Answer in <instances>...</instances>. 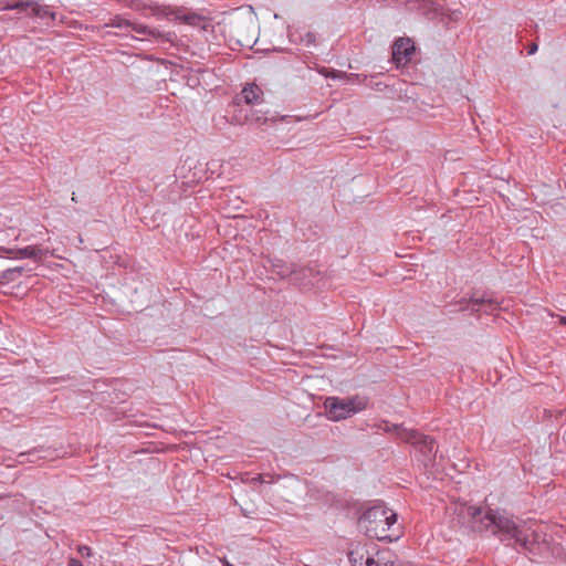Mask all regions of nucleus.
Returning a JSON list of instances; mask_svg holds the SVG:
<instances>
[{
    "label": "nucleus",
    "instance_id": "20e7f679",
    "mask_svg": "<svg viewBox=\"0 0 566 566\" xmlns=\"http://www.w3.org/2000/svg\"><path fill=\"white\" fill-rule=\"evenodd\" d=\"M400 439L413 444L416 449V458L424 468H428L433 463L437 450L434 440L431 437L424 436L418 430L413 429L403 430L400 433Z\"/></svg>",
    "mask_w": 566,
    "mask_h": 566
},
{
    "label": "nucleus",
    "instance_id": "4be33fe9",
    "mask_svg": "<svg viewBox=\"0 0 566 566\" xmlns=\"http://www.w3.org/2000/svg\"><path fill=\"white\" fill-rule=\"evenodd\" d=\"M321 74H323V75H324L325 77H327V78H339L342 73H340V72H338V71H335V70H331V71H329V70H327V69H325V67H324V69L321 71Z\"/></svg>",
    "mask_w": 566,
    "mask_h": 566
},
{
    "label": "nucleus",
    "instance_id": "0eeeda50",
    "mask_svg": "<svg viewBox=\"0 0 566 566\" xmlns=\"http://www.w3.org/2000/svg\"><path fill=\"white\" fill-rule=\"evenodd\" d=\"M60 453L57 450H53L51 448H34L32 450H29L27 452H21L18 454V462L19 463H25V462H32L35 463L40 460H52L54 458H59Z\"/></svg>",
    "mask_w": 566,
    "mask_h": 566
},
{
    "label": "nucleus",
    "instance_id": "2eb2a0df",
    "mask_svg": "<svg viewBox=\"0 0 566 566\" xmlns=\"http://www.w3.org/2000/svg\"><path fill=\"white\" fill-rule=\"evenodd\" d=\"M133 25V21L125 18L122 14H116L113 18L108 20V22L105 23L106 28H115L124 30L125 33L129 32V27Z\"/></svg>",
    "mask_w": 566,
    "mask_h": 566
},
{
    "label": "nucleus",
    "instance_id": "4468645a",
    "mask_svg": "<svg viewBox=\"0 0 566 566\" xmlns=\"http://www.w3.org/2000/svg\"><path fill=\"white\" fill-rule=\"evenodd\" d=\"M367 555L368 552L364 546H356L349 551L348 559L353 566H364Z\"/></svg>",
    "mask_w": 566,
    "mask_h": 566
},
{
    "label": "nucleus",
    "instance_id": "cd10ccee",
    "mask_svg": "<svg viewBox=\"0 0 566 566\" xmlns=\"http://www.w3.org/2000/svg\"><path fill=\"white\" fill-rule=\"evenodd\" d=\"M375 566H392V565H389L388 563H381L379 559L377 562V564Z\"/></svg>",
    "mask_w": 566,
    "mask_h": 566
},
{
    "label": "nucleus",
    "instance_id": "f3484780",
    "mask_svg": "<svg viewBox=\"0 0 566 566\" xmlns=\"http://www.w3.org/2000/svg\"><path fill=\"white\" fill-rule=\"evenodd\" d=\"M182 20L187 24H190V25H193V27H200L202 29H206V20L202 17H200V15L188 14V15H184Z\"/></svg>",
    "mask_w": 566,
    "mask_h": 566
},
{
    "label": "nucleus",
    "instance_id": "b1692460",
    "mask_svg": "<svg viewBox=\"0 0 566 566\" xmlns=\"http://www.w3.org/2000/svg\"><path fill=\"white\" fill-rule=\"evenodd\" d=\"M378 559H375L373 556H370L369 554L366 556V560H365V564L364 566H375L377 564Z\"/></svg>",
    "mask_w": 566,
    "mask_h": 566
},
{
    "label": "nucleus",
    "instance_id": "f8f14e48",
    "mask_svg": "<svg viewBox=\"0 0 566 566\" xmlns=\"http://www.w3.org/2000/svg\"><path fill=\"white\" fill-rule=\"evenodd\" d=\"M268 265H264L265 268H269L270 271L277 275L280 279H285L290 276L292 273H294V266L292 264L286 263L282 259L273 258L268 259Z\"/></svg>",
    "mask_w": 566,
    "mask_h": 566
},
{
    "label": "nucleus",
    "instance_id": "f03ea898",
    "mask_svg": "<svg viewBox=\"0 0 566 566\" xmlns=\"http://www.w3.org/2000/svg\"><path fill=\"white\" fill-rule=\"evenodd\" d=\"M359 525L368 537L378 541L392 543L401 536L397 513L382 502H377L367 509L359 517Z\"/></svg>",
    "mask_w": 566,
    "mask_h": 566
},
{
    "label": "nucleus",
    "instance_id": "aec40b11",
    "mask_svg": "<svg viewBox=\"0 0 566 566\" xmlns=\"http://www.w3.org/2000/svg\"><path fill=\"white\" fill-rule=\"evenodd\" d=\"M300 42L305 46H311L315 44L316 36L313 32H306L304 35L300 38Z\"/></svg>",
    "mask_w": 566,
    "mask_h": 566
},
{
    "label": "nucleus",
    "instance_id": "1a4fd4ad",
    "mask_svg": "<svg viewBox=\"0 0 566 566\" xmlns=\"http://www.w3.org/2000/svg\"><path fill=\"white\" fill-rule=\"evenodd\" d=\"M415 51V45L408 38H400L392 45V60L397 64L406 63Z\"/></svg>",
    "mask_w": 566,
    "mask_h": 566
},
{
    "label": "nucleus",
    "instance_id": "393cba45",
    "mask_svg": "<svg viewBox=\"0 0 566 566\" xmlns=\"http://www.w3.org/2000/svg\"><path fill=\"white\" fill-rule=\"evenodd\" d=\"M538 50V45L536 43H532L530 46H528V51H527V54L528 55H532L534 53H536Z\"/></svg>",
    "mask_w": 566,
    "mask_h": 566
},
{
    "label": "nucleus",
    "instance_id": "dca6fc26",
    "mask_svg": "<svg viewBox=\"0 0 566 566\" xmlns=\"http://www.w3.org/2000/svg\"><path fill=\"white\" fill-rule=\"evenodd\" d=\"M33 3V0H17L13 2H4L1 6L2 10H23L28 7H30Z\"/></svg>",
    "mask_w": 566,
    "mask_h": 566
},
{
    "label": "nucleus",
    "instance_id": "412c9836",
    "mask_svg": "<svg viewBox=\"0 0 566 566\" xmlns=\"http://www.w3.org/2000/svg\"><path fill=\"white\" fill-rule=\"evenodd\" d=\"M21 272H22V268L8 269L0 274V279L1 280H10L11 274L21 273Z\"/></svg>",
    "mask_w": 566,
    "mask_h": 566
},
{
    "label": "nucleus",
    "instance_id": "a878e982",
    "mask_svg": "<svg viewBox=\"0 0 566 566\" xmlns=\"http://www.w3.org/2000/svg\"><path fill=\"white\" fill-rule=\"evenodd\" d=\"M69 566H83V564L76 558H70Z\"/></svg>",
    "mask_w": 566,
    "mask_h": 566
},
{
    "label": "nucleus",
    "instance_id": "9b49d317",
    "mask_svg": "<svg viewBox=\"0 0 566 566\" xmlns=\"http://www.w3.org/2000/svg\"><path fill=\"white\" fill-rule=\"evenodd\" d=\"M129 31H134L137 34H139L144 38H147V39L148 38H154V39L164 38L166 41H171L172 38L175 36V34L171 32L164 34L157 29H153L146 24L138 23L135 21H133V25L129 27Z\"/></svg>",
    "mask_w": 566,
    "mask_h": 566
},
{
    "label": "nucleus",
    "instance_id": "5701e85b",
    "mask_svg": "<svg viewBox=\"0 0 566 566\" xmlns=\"http://www.w3.org/2000/svg\"><path fill=\"white\" fill-rule=\"evenodd\" d=\"M77 552L82 557H90L92 555V548L86 545H80Z\"/></svg>",
    "mask_w": 566,
    "mask_h": 566
},
{
    "label": "nucleus",
    "instance_id": "f257e3e1",
    "mask_svg": "<svg viewBox=\"0 0 566 566\" xmlns=\"http://www.w3.org/2000/svg\"><path fill=\"white\" fill-rule=\"evenodd\" d=\"M467 515L474 530L491 532L501 542L514 541L524 552L533 556H542L548 549L543 525L517 524L506 511L485 510L474 505L467 507Z\"/></svg>",
    "mask_w": 566,
    "mask_h": 566
},
{
    "label": "nucleus",
    "instance_id": "39448f33",
    "mask_svg": "<svg viewBox=\"0 0 566 566\" xmlns=\"http://www.w3.org/2000/svg\"><path fill=\"white\" fill-rule=\"evenodd\" d=\"M457 304L459 305L460 311H467L472 314H493L499 308L497 302L489 297L486 294H473L468 300L461 298Z\"/></svg>",
    "mask_w": 566,
    "mask_h": 566
},
{
    "label": "nucleus",
    "instance_id": "9d476101",
    "mask_svg": "<svg viewBox=\"0 0 566 566\" xmlns=\"http://www.w3.org/2000/svg\"><path fill=\"white\" fill-rule=\"evenodd\" d=\"M8 252L12 254L11 259L14 260L32 259L39 261L49 254L48 249H43L41 245L38 244L9 250Z\"/></svg>",
    "mask_w": 566,
    "mask_h": 566
},
{
    "label": "nucleus",
    "instance_id": "c756f323",
    "mask_svg": "<svg viewBox=\"0 0 566 566\" xmlns=\"http://www.w3.org/2000/svg\"><path fill=\"white\" fill-rule=\"evenodd\" d=\"M72 201L76 202V196H75V193H74V192H73V195H72Z\"/></svg>",
    "mask_w": 566,
    "mask_h": 566
},
{
    "label": "nucleus",
    "instance_id": "a211bd4d",
    "mask_svg": "<svg viewBox=\"0 0 566 566\" xmlns=\"http://www.w3.org/2000/svg\"><path fill=\"white\" fill-rule=\"evenodd\" d=\"M382 423H384L382 426L378 427L379 429L384 430L385 432H396L399 438H400V433L403 430H409L408 428H403L400 424L389 423L388 421H384Z\"/></svg>",
    "mask_w": 566,
    "mask_h": 566
},
{
    "label": "nucleus",
    "instance_id": "ddd939ff",
    "mask_svg": "<svg viewBox=\"0 0 566 566\" xmlns=\"http://www.w3.org/2000/svg\"><path fill=\"white\" fill-rule=\"evenodd\" d=\"M261 95L262 91L256 84H247L242 90V96L248 104L258 103Z\"/></svg>",
    "mask_w": 566,
    "mask_h": 566
},
{
    "label": "nucleus",
    "instance_id": "bb28decb",
    "mask_svg": "<svg viewBox=\"0 0 566 566\" xmlns=\"http://www.w3.org/2000/svg\"><path fill=\"white\" fill-rule=\"evenodd\" d=\"M222 566H234L226 557L220 559Z\"/></svg>",
    "mask_w": 566,
    "mask_h": 566
},
{
    "label": "nucleus",
    "instance_id": "6ab92c4d",
    "mask_svg": "<svg viewBox=\"0 0 566 566\" xmlns=\"http://www.w3.org/2000/svg\"><path fill=\"white\" fill-rule=\"evenodd\" d=\"M34 14L42 19L50 18L52 20H55L56 17V13L53 12L48 6L38 7L34 9Z\"/></svg>",
    "mask_w": 566,
    "mask_h": 566
},
{
    "label": "nucleus",
    "instance_id": "7ed1b4c3",
    "mask_svg": "<svg viewBox=\"0 0 566 566\" xmlns=\"http://www.w3.org/2000/svg\"><path fill=\"white\" fill-rule=\"evenodd\" d=\"M368 399L364 396L327 397L324 401L325 413L328 420L338 422L345 420L367 408Z\"/></svg>",
    "mask_w": 566,
    "mask_h": 566
},
{
    "label": "nucleus",
    "instance_id": "423d86ee",
    "mask_svg": "<svg viewBox=\"0 0 566 566\" xmlns=\"http://www.w3.org/2000/svg\"><path fill=\"white\" fill-rule=\"evenodd\" d=\"M132 10L142 12L146 14V11H149V14L153 17L161 18L168 17L170 14V9L165 6H159L154 2H148L146 0H129L127 4Z\"/></svg>",
    "mask_w": 566,
    "mask_h": 566
},
{
    "label": "nucleus",
    "instance_id": "6e6552de",
    "mask_svg": "<svg viewBox=\"0 0 566 566\" xmlns=\"http://www.w3.org/2000/svg\"><path fill=\"white\" fill-rule=\"evenodd\" d=\"M410 10H417L428 20H433L441 14V7L432 0H410L408 2Z\"/></svg>",
    "mask_w": 566,
    "mask_h": 566
},
{
    "label": "nucleus",
    "instance_id": "c85d7f7f",
    "mask_svg": "<svg viewBox=\"0 0 566 566\" xmlns=\"http://www.w3.org/2000/svg\"><path fill=\"white\" fill-rule=\"evenodd\" d=\"M559 322H560V324L566 325V317L565 316H560L559 317Z\"/></svg>",
    "mask_w": 566,
    "mask_h": 566
}]
</instances>
